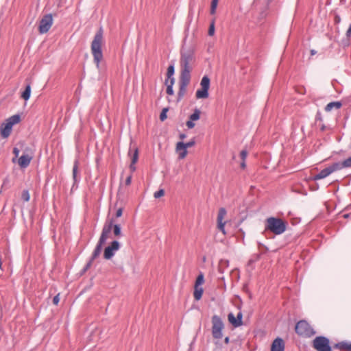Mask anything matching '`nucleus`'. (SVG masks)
Instances as JSON below:
<instances>
[{
    "label": "nucleus",
    "mask_w": 351,
    "mask_h": 351,
    "mask_svg": "<svg viewBox=\"0 0 351 351\" xmlns=\"http://www.w3.org/2000/svg\"><path fill=\"white\" fill-rule=\"evenodd\" d=\"M103 42L104 31L102 27H101L96 32L90 46L91 53L93 56V60L97 67H99L100 62L103 58V53L101 50Z\"/></svg>",
    "instance_id": "1"
},
{
    "label": "nucleus",
    "mask_w": 351,
    "mask_h": 351,
    "mask_svg": "<svg viewBox=\"0 0 351 351\" xmlns=\"http://www.w3.org/2000/svg\"><path fill=\"white\" fill-rule=\"evenodd\" d=\"M195 60L194 52L192 49H188L181 52L180 60V76L191 77L192 70L191 63Z\"/></svg>",
    "instance_id": "2"
},
{
    "label": "nucleus",
    "mask_w": 351,
    "mask_h": 351,
    "mask_svg": "<svg viewBox=\"0 0 351 351\" xmlns=\"http://www.w3.org/2000/svg\"><path fill=\"white\" fill-rule=\"evenodd\" d=\"M112 223L113 219H110L108 221H106V223H104L99 241L90 258L91 261L93 262V261L100 255L103 245L106 243L108 237V234L110 233L112 230Z\"/></svg>",
    "instance_id": "3"
},
{
    "label": "nucleus",
    "mask_w": 351,
    "mask_h": 351,
    "mask_svg": "<svg viewBox=\"0 0 351 351\" xmlns=\"http://www.w3.org/2000/svg\"><path fill=\"white\" fill-rule=\"evenodd\" d=\"M287 228V223L282 219L276 217H269L266 219L265 230L275 234H282Z\"/></svg>",
    "instance_id": "4"
},
{
    "label": "nucleus",
    "mask_w": 351,
    "mask_h": 351,
    "mask_svg": "<svg viewBox=\"0 0 351 351\" xmlns=\"http://www.w3.org/2000/svg\"><path fill=\"white\" fill-rule=\"evenodd\" d=\"M21 117L19 114H14L6 119L4 122L0 125V134L3 138H8L12 131L14 125L19 123Z\"/></svg>",
    "instance_id": "5"
},
{
    "label": "nucleus",
    "mask_w": 351,
    "mask_h": 351,
    "mask_svg": "<svg viewBox=\"0 0 351 351\" xmlns=\"http://www.w3.org/2000/svg\"><path fill=\"white\" fill-rule=\"evenodd\" d=\"M212 323V335L214 339H220L223 337V330L224 328V324L222 319L214 315L211 318Z\"/></svg>",
    "instance_id": "6"
},
{
    "label": "nucleus",
    "mask_w": 351,
    "mask_h": 351,
    "mask_svg": "<svg viewBox=\"0 0 351 351\" xmlns=\"http://www.w3.org/2000/svg\"><path fill=\"white\" fill-rule=\"evenodd\" d=\"M295 332L302 337H310L315 335V332L305 320L299 321L295 327Z\"/></svg>",
    "instance_id": "7"
},
{
    "label": "nucleus",
    "mask_w": 351,
    "mask_h": 351,
    "mask_svg": "<svg viewBox=\"0 0 351 351\" xmlns=\"http://www.w3.org/2000/svg\"><path fill=\"white\" fill-rule=\"evenodd\" d=\"M210 84V78L207 75H204L201 80V88L198 89L195 93V97L197 99H206L208 97Z\"/></svg>",
    "instance_id": "8"
},
{
    "label": "nucleus",
    "mask_w": 351,
    "mask_h": 351,
    "mask_svg": "<svg viewBox=\"0 0 351 351\" xmlns=\"http://www.w3.org/2000/svg\"><path fill=\"white\" fill-rule=\"evenodd\" d=\"M313 346L317 351H332L329 339L324 336H318L313 341Z\"/></svg>",
    "instance_id": "9"
},
{
    "label": "nucleus",
    "mask_w": 351,
    "mask_h": 351,
    "mask_svg": "<svg viewBox=\"0 0 351 351\" xmlns=\"http://www.w3.org/2000/svg\"><path fill=\"white\" fill-rule=\"evenodd\" d=\"M195 144V141L194 138L186 143L182 141L178 142L176 145V149L178 154L179 158H184L187 155V148L193 147Z\"/></svg>",
    "instance_id": "10"
},
{
    "label": "nucleus",
    "mask_w": 351,
    "mask_h": 351,
    "mask_svg": "<svg viewBox=\"0 0 351 351\" xmlns=\"http://www.w3.org/2000/svg\"><path fill=\"white\" fill-rule=\"evenodd\" d=\"M53 24V16L51 14H47L43 16V17L41 19L38 30L40 34H45L47 33Z\"/></svg>",
    "instance_id": "11"
},
{
    "label": "nucleus",
    "mask_w": 351,
    "mask_h": 351,
    "mask_svg": "<svg viewBox=\"0 0 351 351\" xmlns=\"http://www.w3.org/2000/svg\"><path fill=\"white\" fill-rule=\"evenodd\" d=\"M33 158L32 149L26 148L23 154L18 159V164L21 168H27Z\"/></svg>",
    "instance_id": "12"
},
{
    "label": "nucleus",
    "mask_w": 351,
    "mask_h": 351,
    "mask_svg": "<svg viewBox=\"0 0 351 351\" xmlns=\"http://www.w3.org/2000/svg\"><path fill=\"white\" fill-rule=\"evenodd\" d=\"M191 77L180 76L179 80V90L178 93V100H181L186 92V87L189 84Z\"/></svg>",
    "instance_id": "13"
},
{
    "label": "nucleus",
    "mask_w": 351,
    "mask_h": 351,
    "mask_svg": "<svg viewBox=\"0 0 351 351\" xmlns=\"http://www.w3.org/2000/svg\"><path fill=\"white\" fill-rule=\"evenodd\" d=\"M120 248V243L117 241H113L110 245L106 247L104 250V258L105 259H110L114 255L116 251Z\"/></svg>",
    "instance_id": "14"
},
{
    "label": "nucleus",
    "mask_w": 351,
    "mask_h": 351,
    "mask_svg": "<svg viewBox=\"0 0 351 351\" xmlns=\"http://www.w3.org/2000/svg\"><path fill=\"white\" fill-rule=\"evenodd\" d=\"M228 318L230 323L235 328L241 326L243 324V314L241 312L237 313V317H234L232 313H230L228 314Z\"/></svg>",
    "instance_id": "15"
},
{
    "label": "nucleus",
    "mask_w": 351,
    "mask_h": 351,
    "mask_svg": "<svg viewBox=\"0 0 351 351\" xmlns=\"http://www.w3.org/2000/svg\"><path fill=\"white\" fill-rule=\"evenodd\" d=\"M284 341L280 337L276 338L271 344V351H284Z\"/></svg>",
    "instance_id": "16"
},
{
    "label": "nucleus",
    "mask_w": 351,
    "mask_h": 351,
    "mask_svg": "<svg viewBox=\"0 0 351 351\" xmlns=\"http://www.w3.org/2000/svg\"><path fill=\"white\" fill-rule=\"evenodd\" d=\"M334 348L341 350L351 351V342L347 341H340L336 343Z\"/></svg>",
    "instance_id": "17"
},
{
    "label": "nucleus",
    "mask_w": 351,
    "mask_h": 351,
    "mask_svg": "<svg viewBox=\"0 0 351 351\" xmlns=\"http://www.w3.org/2000/svg\"><path fill=\"white\" fill-rule=\"evenodd\" d=\"M330 174H331V172H330V169H329V168L328 167L322 169L317 174L313 176V180L315 181V180L324 179V178L328 177Z\"/></svg>",
    "instance_id": "18"
},
{
    "label": "nucleus",
    "mask_w": 351,
    "mask_h": 351,
    "mask_svg": "<svg viewBox=\"0 0 351 351\" xmlns=\"http://www.w3.org/2000/svg\"><path fill=\"white\" fill-rule=\"evenodd\" d=\"M78 160H75L74 165L73 167V171H72V175H73V184L72 188H74L75 185L79 182L80 179H77V174L78 172Z\"/></svg>",
    "instance_id": "19"
},
{
    "label": "nucleus",
    "mask_w": 351,
    "mask_h": 351,
    "mask_svg": "<svg viewBox=\"0 0 351 351\" xmlns=\"http://www.w3.org/2000/svg\"><path fill=\"white\" fill-rule=\"evenodd\" d=\"M175 83V78L172 77L171 78V80L169 81L168 79L165 80V84L167 85V94L169 95H173V86Z\"/></svg>",
    "instance_id": "20"
},
{
    "label": "nucleus",
    "mask_w": 351,
    "mask_h": 351,
    "mask_svg": "<svg viewBox=\"0 0 351 351\" xmlns=\"http://www.w3.org/2000/svg\"><path fill=\"white\" fill-rule=\"evenodd\" d=\"M328 168L332 173L335 171H339V170H341V169L345 168V165H343V161L341 162H334L331 165L328 166Z\"/></svg>",
    "instance_id": "21"
},
{
    "label": "nucleus",
    "mask_w": 351,
    "mask_h": 351,
    "mask_svg": "<svg viewBox=\"0 0 351 351\" xmlns=\"http://www.w3.org/2000/svg\"><path fill=\"white\" fill-rule=\"evenodd\" d=\"M342 106L341 102L340 101H332L328 104L325 107V110L326 112H330L333 108L339 109Z\"/></svg>",
    "instance_id": "22"
},
{
    "label": "nucleus",
    "mask_w": 351,
    "mask_h": 351,
    "mask_svg": "<svg viewBox=\"0 0 351 351\" xmlns=\"http://www.w3.org/2000/svg\"><path fill=\"white\" fill-rule=\"evenodd\" d=\"M204 290L199 286L194 287L193 296L195 300H199L202 298Z\"/></svg>",
    "instance_id": "23"
},
{
    "label": "nucleus",
    "mask_w": 351,
    "mask_h": 351,
    "mask_svg": "<svg viewBox=\"0 0 351 351\" xmlns=\"http://www.w3.org/2000/svg\"><path fill=\"white\" fill-rule=\"evenodd\" d=\"M132 149H130L128 154L131 155V162L136 164L138 159V150L137 148H134L133 153L132 154Z\"/></svg>",
    "instance_id": "24"
},
{
    "label": "nucleus",
    "mask_w": 351,
    "mask_h": 351,
    "mask_svg": "<svg viewBox=\"0 0 351 351\" xmlns=\"http://www.w3.org/2000/svg\"><path fill=\"white\" fill-rule=\"evenodd\" d=\"M31 95V86L27 84L25 87V90L22 93L21 97L25 101L28 100Z\"/></svg>",
    "instance_id": "25"
},
{
    "label": "nucleus",
    "mask_w": 351,
    "mask_h": 351,
    "mask_svg": "<svg viewBox=\"0 0 351 351\" xmlns=\"http://www.w3.org/2000/svg\"><path fill=\"white\" fill-rule=\"evenodd\" d=\"M229 267V261L228 260H221L219 265V271L220 273H223L226 268Z\"/></svg>",
    "instance_id": "26"
},
{
    "label": "nucleus",
    "mask_w": 351,
    "mask_h": 351,
    "mask_svg": "<svg viewBox=\"0 0 351 351\" xmlns=\"http://www.w3.org/2000/svg\"><path fill=\"white\" fill-rule=\"evenodd\" d=\"M112 219H114L112 218ZM113 222H114V220H113ZM112 228H113V233L115 237H119L121 235V226L119 224H114V223H112Z\"/></svg>",
    "instance_id": "27"
},
{
    "label": "nucleus",
    "mask_w": 351,
    "mask_h": 351,
    "mask_svg": "<svg viewBox=\"0 0 351 351\" xmlns=\"http://www.w3.org/2000/svg\"><path fill=\"white\" fill-rule=\"evenodd\" d=\"M200 114H201V112L199 109L197 108H195L194 110V112L193 114H191L190 116H189V119L191 120V121H197L200 118Z\"/></svg>",
    "instance_id": "28"
},
{
    "label": "nucleus",
    "mask_w": 351,
    "mask_h": 351,
    "mask_svg": "<svg viewBox=\"0 0 351 351\" xmlns=\"http://www.w3.org/2000/svg\"><path fill=\"white\" fill-rule=\"evenodd\" d=\"M10 178L8 176L5 177L3 181V183H2V185H1V190H0V193H1V191L3 189L5 190V189H8L10 187Z\"/></svg>",
    "instance_id": "29"
},
{
    "label": "nucleus",
    "mask_w": 351,
    "mask_h": 351,
    "mask_svg": "<svg viewBox=\"0 0 351 351\" xmlns=\"http://www.w3.org/2000/svg\"><path fill=\"white\" fill-rule=\"evenodd\" d=\"M175 73L174 64H171L167 69V79L170 81L171 78L173 77V75Z\"/></svg>",
    "instance_id": "30"
},
{
    "label": "nucleus",
    "mask_w": 351,
    "mask_h": 351,
    "mask_svg": "<svg viewBox=\"0 0 351 351\" xmlns=\"http://www.w3.org/2000/svg\"><path fill=\"white\" fill-rule=\"evenodd\" d=\"M226 215V210L224 208H220L217 215V221H223Z\"/></svg>",
    "instance_id": "31"
},
{
    "label": "nucleus",
    "mask_w": 351,
    "mask_h": 351,
    "mask_svg": "<svg viewBox=\"0 0 351 351\" xmlns=\"http://www.w3.org/2000/svg\"><path fill=\"white\" fill-rule=\"evenodd\" d=\"M204 282V277L202 273H200L196 278L195 286H200Z\"/></svg>",
    "instance_id": "32"
},
{
    "label": "nucleus",
    "mask_w": 351,
    "mask_h": 351,
    "mask_svg": "<svg viewBox=\"0 0 351 351\" xmlns=\"http://www.w3.org/2000/svg\"><path fill=\"white\" fill-rule=\"evenodd\" d=\"M218 4V0H212L210 6V14H214Z\"/></svg>",
    "instance_id": "33"
},
{
    "label": "nucleus",
    "mask_w": 351,
    "mask_h": 351,
    "mask_svg": "<svg viewBox=\"0 0 351 351\" xmlns=\"http://www.w3.org/2000/svg\"><path fill=\"white\" fill-rule=\"evenodd\" d=\"M21 198L25 202H28L29 200L30 195L27 190L23 191L21 194Z\"/></svg>",
    "instance_id": "34"
},
{
    "label": "nucleus",
    "mask_w": 351,
    "mask_h": 351,
    "mask_svg": "<svg viewBox=\"0 0 351 351\" xmlns=\"http://www.w3.org/2000/svg\"><path fill=\"white\" fill-rule=\"evenodd\" d=\"M168 111V108H165L162 109L160 114V119L162 121H164L167 119V112Z\"/></svg>",
    "instance_id": "35"
},
{
    "label": "nucleus",
    "mask_w": 351,
    "mask_h": 351,
    "mask_svg": "<svg viewBox=\"0 0 351 351\" xmlns=\"http://www.w3.org/2000/svg\"><path fill=\"white\" fill-rule=\"evenodd\" d=\"M19 153H20L19 149H18L17 147L13 148V154H14V157L12 160V162L14 163L16 162V158L19 157Z\"/></svg>",
    "instance_id": "36"
},
{
    "label": "nucleus",
    "mask_w": 351,
    "mask_h": 351,
    "mask_svg": "<svg viewBox=\"0 0 351 351\" xmlns=\"http://www.w3.org/2000/svg\"><path fill=\"white\" fill-rule=\"evenodd\" d=\"M165 195V191L164 189H160L158 190V191L155 192L154 194V197L155 198H160L162 196H163Z\"/></svg>",
    "instance_id": "37"
},
{
    "label": "nucleus",
    "mask_w": 351,
    "mask_h": 351,
    "mask_svg": "<svg viewBox=\"0 0 351 351\" xmlns=\"http://www.w3.org/2000/svg\"><path fill=\"white\" fill-rule=\"evenodd\" d=\"M214 33H215V23H214V21H213L209 26L208 35L213 36L214 34Z\"/></svg>",
    "instance_id": "38"
},
{
    "label": "nucleus",
    "mask_w": 351,
    "mask_h": 351,
    "mask_svg": "<svg viewBox=\"0 0 351 351\" xmlns=\"http://www.w3.org/2000/svg\"><path fill=\"white\" fill-rule=\"evenodd\" d=\"M226 222H223V221H217L218 228L223 232L225 233L224 226Z\"/></svg>",
    "instance_id": "39"
},
{
    "label": "nucleus",
    "mask_w": 351,
    "mask_h": 351,
    "mask_svg": "<svg viewBox=\"0 0 351 351\" xmlns=\"http://www.w3.org/2000/svg\"><path fill=\"white\" fill-rule=\"evenodd\" d=\"M93 261L90 260L88 261V262L86 264L82 270V274H84L92 265Z\"/></svg>",
    "instance_id": "40"
},
{
    "label": "nucleus",
    "mask_w": 351,
    "mask_h": 351,
    "mask_svg": "<svg viewBox=\"0 0 351 351\" xmlns=\"http://www.w3.org/2000/svg\"><path fill=\"white\" fill-rule=\"evenodd\" d=\"M345 168L351 167V156L343 160Z\"/></svg>",
    "instance_id": "41"
},
{
    "label": "nucleus",
    "mask_w": 351,
    "mask_h": 351,
    "mask_svg": "<svg viewBox=\"0 0 351 351\" xmlns=\"http://www.w3.org/2000/svg\"><path fill=\"white\" fill-rule=\"evenodd\" d=\"M259 257L260 256L258 254L255 255L254 258H252L248 261L247 265L251 266L254 262L258 260Z\"/></svg>",
    "instance_id": "42"
},
{
    "label": "nucleus",
    "mask_w": 351,
    "mask_h": 351,
    "mask_svg": "<svg viewBox=\"0 0 351 351\" xmlns=\"http://www.w3.org/2000/svg\"><path fill=\"white\" fill-rule=\"evenodd\" d=\"M247 156V152L246 150L243 149L241 152L240 156H241L242 160H245Z\"/></svg>",
    "instance_id": "43"
},
{
    "label": "nucleus",
    "mask_w": 351,
    "mask_h": 351,
    "mask_svg": "<svg viewBox=\"0 0 351 351\" xmlns=\"http://www.w3.org/2000/svg\"><path fill=\"white\" fill-rule=\"evenodd\" d=\"M186 125L189 129H192L195 127V123H193V121H191L190 119H189V121H186Z\"/></svg>",
    "instance_id": "44"
},
{
    "label": "nucleus",
    "mask_w": 351,
    "mask_h": 351,
    "mask_svg": "<svg viewBox=\"0 0 351 351\" xmlns=\"http://www.w3.org/2000/svg\"><path fill=\"white\" fill-rule=\"evenodd\" d=\"M122 214H123V208H119L117 209L115 216H116V217H120L122 215Z\"/></svg>",
    "instance_id": "45"
},
{
    "label": "nucleus",
    "mask_w": 351,
    "mask_h": 351,
    "mask_svg": "<svg viewBox=\"0 0 351 351\" xmlns=\"http://www.w3.org/2000/svg\"><path fill=\"white\" fill-rule=\"evenodd\" d=\"M59 295L60 294H58L56 295L53 298V303L55 304V305H57L60 301V298H59Z\"/></svg>",
    "instance_id": "46"
},
{
    "label": "nucleus",
    "mask_w": 351,
    "mask_h": 351,
    "mask_svg": "<svg viewBox=\"0 0 351 351\" xmlns=\"http://www.w3.org/2000/svg\"><path fill=\"white\" fill-rule=\"evenodd\" d=\"M316 121H322V117L320 112H317L315 116Z\"/></svg>",
    "instance_id": "47"
},
{
    "label": "nucleus",
    "mask_w": 351,
    "mask_h": 351,
    "mask_svg": "<svg viewBox=\"0 0 351 351\" xmlns=\"http://www.w3.org/2000/svg\"><path fill=\"white\" fill-rule=\"evenodd\" d=\"M131 182H132V176L130 175L129 176L127 177V178L125 179V184L126 185H130L131 184Z\"/></svg>",
    "instance_id": "48"
},
{
    "label": "nucleus",
    "mask_w": 351,
    "mask_h": 351,
    "mask_svg": "<svg viewBox=\"0 0 351 351\" xmlns=\"http://www.w3.org/2000/svg\"><path fill=\"white\" fill-rule=\"evenodd\" d=\"M346 35L347 38H350L351 36V24L350 25L348 29H347Z\"/></svg>",
    "instance_id": "49"
},
{
    "label": "nucleus",
    "mask_w": 351,
    "mask_h": 351,
    "mask_svg": "<svg viewBox=\"0 0 351 351\" xmlns=\"http://www.w3.org/2000/svg\"><path fill=\"white\" fill-rule=\"evenodd\" d=\"M130 169L132 172H134L136 171L135 164H133L132 162H131V164L130 165Z\"/></svg>",
    "instance_id": "50"
},
{
    "label": "nucleus",
    "mask_w": 351,
    "mask_h": 351,
    "mask_svg": "<svg viewBox=\"0 0 351 351\" xmlns=\"http://www.w3.org/2000/svg\"><path fill=\"white\" fill-rule=\"evenodd\" d=\"M341 21V18L338 15H336L335 17V22L336 23H339V22Z\"/></svg>",
    "instance_id": "51"
},
{
    "label": "nucleus",
    "mask_w": 351,
    "mask_h": 351,
    "mask_svg": "<svg viewBox=\"0 0 351 351\" xmlns=\"http://www.w3.org/2000/svg\"><path fill=\"white\" fill-rule=\"evenodd\" d=\"M186 137V135L185 134H183V133H182V134H180V139H182V140H183V139H184Z\"/></svg>",
    "instance_id": "52"
},
{
    "label": "nucleus",
    "mask_w": 351,
    "mask_h": 351,
    "mask_svg": "<svg viewBox=\"0 0 351 351\" xmlns=\"http://www.w3.org/2000/svg\"><path fill=\"white\" fill-rule=\"evenodd\" d=\"M245 167H246V165H245V160H243L242 162L241 163V167L242 169H244Z\"/></svg>",
    "instance_id": "53"
},
{
    "label": "nucleus",
    "mask_w": 351,
    "mask_h": 351,
    "mask_svg": "<svg viewBox=\"0 0 351 351\" xmlns=\"http://www.w3.org/2000/svg\"><path fill=\"white\" fill-rule=\"evenodd\" d=\"M224 342H225V343H226V344L229 343V342H230V338H229V337H226L224 339Z\"/></svg>",
    "instance_id": "54"
},
{
    "label": "nucleus",
    "mask_w": 351,
    "mask_h": 351,
    "mask_svg": "<svg viewBox=\"0 0 351 351\" xmlns=\"http://www.w3.org/2000/svg\"><path fill=\"white\" fill-rule=\"evenodd\" d=\"M317 51L315 50V49H311V56H313L315 54H316Z\"/></svg>",
    "instance_id": "55"
},
{
    "label": "nucleus",
    "mask_w": 351,
    "mask_h": 351,
    "mask_svg": "<svg viewBox=\"0 0 351 351\" xmlns=\"http://www.w3.org/2000/svg\"><path fill=\"white\" fill-rule=\"evenodd\" d=\"M321 130H325V125H323L322 126Z\"/></svg>",
    "instance_id": "56"
}]
</instances>
